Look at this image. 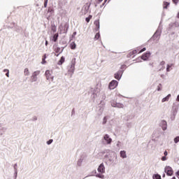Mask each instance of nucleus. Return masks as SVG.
<instances>
[{"mask_svg": "<svg viewBox=\"0 0 179 179\" xmlns=\"http://www.w3.org/2000/svg\"><path fill=\"white\" fill-rule=\"evenodd\" d=\"M53 40L55 42H57V40H58V34H55L53 36Z\"/></svg>", "mask_w": 179, "mask_h": 179, "instance_id": "nucleus-25", "label": "nucleus"}, {"mask_svg": "<svg viewBox=\"0 0 179 179\" xmlns=\"http://www.w3.org/2000/svg\"><path fill=\"white\" fill-rule=\"evenodd\" d=\"M76 64V59L73 58L71 59V65L69 68V73H73L75 72V65Z\"/></svg>", "mask_w": 179, "mask_h": 179, "instance_id": "nucleus-1", "label": "nucleus"}, {"mask_svg": "<svg viewBox=\"0 0 179 179\" xmlns=\"http://www.w3.org/2000/svg\"><path fill=\"white\" fill-rule=\"evenodd\" d=\"M178 177L179 178V171L177 172Z\"/></svg>", "mask_w": 179, "mask_h": 179, "instance_id": "nucleus-41", "label": "nucleus"}, {"mask_svg": "<svg viewBox=\"0 0 179 179\" xmlns=\"http://www.w3.org/2000/svg\"><path fill=\"white\" fill-rule=\"evenodd\" d=\"M150 57V52H146L141 56V59L143 61H148Z\"/></svg>", "mask_w": 179, "mask_h": 179, "instance_id": "nucleus-6", "label": "nucleus"}, {"mask_svg": "<svg viewBox=\"0 0 179 179\" xmlns=\"http://www.w3.org/2000/svg\"><path fill=\"white\" fill-rule=\"evenodd\" d=\"M48 145H51V143H52V139H50L49 140L48 142H47Z\"/></svg>", "mask_w": 179, "mask_h": 179, "instance_id": "nucleus-36", "label": "nucleus"}, {"mask_svg": "<svg viewBox=\"0 0 179 179\" xmlns=\"http://www.w3.org/2000/svg\"><path fill=\"white\" fill-rule=\"evenodd\" d=\"M115 106L118 108H124V104H122V103H116Z\"/></svg>", "mask_w": 179, "mask_h": 179, "instance_id": "nucleus-24", "label": "nucleus"}, {"mask_svg": "<svg viewBox=\"0 0 179 179\" xmlns=\"http://www.w3.org/2000/svg\"><path fill=\"white\" fill-rule=\"evenodd\" d=\"M45 75L48 80H50V79L52 80H53L52 76H51V71H50V70H47L45 73Z\"/></svg>", "mask_w": 179, "mask_h": 179, "instance_id": "nucleus-5", "label": "nucleus"}, {"mask_svg": "<svg viewBox=\"0 0 179 179\" xmlns=\"http://www.w3.org/2000/svg\"><path fill=\"white\" fill-rule=\"evenodd\" d=\"M166 64V62L164 61H162L160 62L159 65H160V69H159V71H162L163 69H164V65Z\"/></svg>", "mask_w": 179, "mask_h": 179, "instance_id": "nucleus-17", "label": "nucleus"}, {"mask_svg": "<svg viewBox=\"0 0 179 179\" xmlns=\"http://www.w3.org/2000/svg\"><path fill=\"white\" fill-rule=\"evenodd\" d=\"M4 71H7V73H6V76H7V78H9V70L5 69Z\"/></svg>", "mask_w": 179, "mask_h": 179, "instance_id": "nucleus-32", "label": "nucleus"}, {"mask_svg": "<svg viewBox=\"0 0 179 179\" xmlns=\"http://www.w3.org/2000/svg\"><path fill=\"white\" fill-rule=\"evenodd\" d=\"M108 2H110V0H108Z\"/></svg>", "mask_w": 179, "mask_h": 179, "instance_id": "nucleus-47", "label": "nucleus"}, {"mask_svg": "<svg viewBox=\"0 0 179 179\" xmlns=\"http://www.w3.org/2000/svg\"><path fill=\"white\" fill-rule=\"evenodd\" d=\"M162 177H166V174L164 173Z\"/></svg>", "mask_w": 179, "mask_h": 179, "instance_id": "nucleus-44", "label": "nucleus"}, {"mask_svg": "<svg viewBox=\"0 0 179 179\" xmlns=\"http://www.w3.org/2000/svg\"><path fill=\"white\" fill-rule=\"evenodd\" d=\"M64 62H65V57H64V56H62L60 58V60L58 62V65H62V64H64Z\"/></svg>", "mask_w": 179, "mask_h": 179, "instance_id": "nucleus-16", "label": "nucleus"}, {"mask_svg": "<svg viewBox=\"0 0 179 179\" xmlns=\"http://www.w3.org/2000/svg\"><path fill=\"white\" fill-rule=\"evenodd\" d=\"M55 52L56 53L55 54L56 57H58V55H59L61 52H62V51H61V48L56 47L55 48Z\"/></svg>", "mask_w": 179, "mask_h": 179, "instance_id": "nucleus-11", "label": "nucleus"}, {"mask_svg": "<svg viewBox=\"0 0 179 179\" xmlns=\"http://www.w3.org/2000/svg\"><path fill=\"white\" fill-rule=\"evenodd\" d=\"M131 52H132L133 55H135L136 54H138V52L136 51V50H133Z\"/></svg>", "mask_w": 179, "mask_h": 179, "instance_id": "nucleus-34", "label": "nucleus"}, {"mask_svg": "<svg viewBox=\"0 0 179 179\" xmlns=\"http://www.w3.org/2000/svg\"><path fill=\"white\" fill-rule=\"evenodd\" d=\"M175 143H178L179 142V136H177L174 138Z\"/></svg>", "mask_w": 179, "mask_h": 179, "instance_id": "nucleus-28", "label": "nucleus"}, {"mask_svg": "<svg viewBox=\"0 0 179 179\" xmlns=\"http://www.w3.org/2000/svg\"><path fill=\"white\" fill-rule=\"evenodd\" d=\"M70 48H71V50H75V48H76V43H75V42H71L70 44Z\"/></svg>", "mask_w": 179, "mask_h": 179, "instance_id": "nucleus-19", "label": "nucleus"}, {"mask_svg": "<svg viewBox=\"0 0 179 179\" xmlns=\"http://www.w3.org/2000/svg\"><path fill=\"white\" fill-rule=\"evenodd\" d=\"M108 0H105L104 3H103V6H104V3H106L107 2Z\"/></svg>", "mask_w": 179, "mask_h": 179, "instance_id": "nucleus-40", "label": "nucleus"}, {"mask_svg": "<svg viewBox=\"0 0 179 179\" xmlns=\"http://www.w3.org/2000/svg\"><path fill=\"white\" fill-rule=\"evenodd\" d=\"M24 73L26 76H29V75L30 74V72L29 71V69H25Z\"/></svg>", "mask_w": 179, "mask_h": 179, "instance_id": "nucleus-21", "label": "nucleus"}, {"mask_svg": "<svg viewBox=\"0 0 179 179\" xmlns=\"http://www.w3.org/2000/svg\"><path fill=\"white\" fill-rule=\"evenodd\" d=\"M51 30H52V31L55 33V31H57V27L55 25H52L51 26Z\"/></svg>", "mask_w": 179, "mask_h": 179, "instance_id": "nucleus-23", "label": "nucleus"}, {"mask_svg": "<svg viewBox=\"0 0 179 179\" xmlns=\"http://www.w3.org/2000/svg\"><path fill=\"white\" fill-rule=\"evenodd\" d=\"M107 122V117H104L103 124H106Z\"/></svg>", "mask_w": 179, "mask_h": 179, "instance_id": "nucleus-35", "label": "nucleus"}, {"mask_svg": "<svg viewBox=\"0 0 179 179\" xmlns=\"http://www.w3.org/2000/svg\"><path fill=\"white\" fill-rule=\"evenodd\" d=\"M99 2H103V0H98Z\"/></svg>", "mask_w": 179, "mask_h": 179, "instance_id": "nucleus-43", "label": "nucleus"}, {"mask_svg": "<svg viewBox=\"0 0 179 179\" xmlns=\"http://www.w3.org/2000/svg\"><path fill=\"white\" fill-rule=\"evenodd\" d=\"M177 101H179V94L177 96Z\"/></svg>", "mask_w": 179, "mask_h": 179, "instance_id": "nucleus-39", "label": "nucleus"}, {"mask_svg": "<svg viewBox=\"0 0 179 179\" xmlns=\"http://www.w3.org/2000/svg\"><path fill=\"white\" fill-rule=\"evenodd\" d=\"M173 3H175V5H177L178 3L179 0H172Z\"/></svg>", "mask_w": 179, "mask_h": 179, "instance_id": "nucleus-33", "label": "nucleus"}, {"mask_svg": "<svg viewBox=\"0 0 179 179\" xmlns=\"http://www.w3.org/2000/svg\"><path fill=\"white\" fill-rule=\"evenodd\" d=\"M169 6H170V3L167 2V1H164V3H163L164 9H167V8H169Z\"/></svg>", "mask_w": 179, "mask_h": 179, "instance_id": "nucleus-14", "label": "nucleus"}, {"mask_svg": "<svg viewBox=\"0 0 179 179\" xmlns=\"http://www.w3.org/2000/svg\"><path fill=\"white\" fill-rule=\"evenodd\" d=\"M162 162H166V160H167V157L166 156H164L162 157Z\"/></svg>", "mask_w": 179, "mask_h": 179, "instance_id": "nucleus-31", "label": "nucleus"}, {"mask_svg": "<svg viewBox=\"0 0 179 179\" xmlns=\"http://www.w3.org/2000/svg\"><path fill=\"white\" fill-rule=\"evenodd\" d=\"M118 86V81L113 80L109 83V89L110 90H113V89H115Z\"/></svg>", "mask_w": 179, "mask_h": 179, "instance_id": "nucleus-2", "label": "nucleus"}, {"mask_svg": "<svg viewBox=\"0 0 179 179\" xmlns=\"http://www.w3.org/2000/svg\"><path fill=\"white\" fill-rule=\"evenodd\" d=\"M48 3V0H44V8H47Z\"/></svg>", "mask_w": 179, "mask_h": 179, "instance_id": "nucleus-29", "label": "nucleus"}, {"mask_svg": "<svg viewBox=\"0 0 179 179\" xmlns=\"http://www.w3.org/2000/svg\"><path fill=\"white\" fill-rule=\"evenodd\" d=\"M146 50V48H143V49H141V47H138L136 50L137 51L138 54H141V52H145V50Z\"/></svg>", "mask_w": 179, "mask_h": 179, "instance_id": "nucleus-12", "label": "nucleus"}, {"mask_svg": "<svg viewBox=\"0 0 179 179\" xmlns=\"http://www.w3.org/2000/svg\"><path fill=\"white\" fill-rule=\"evenodd\" d=\"M165 173H166L167 176H173V169L170 166H166Z\"/></svg>", "mask_w": 179, "mask_h": 179, "instance_id": "nucleus-4", "label": "nucleus"}, {"mask_svg": "<svg viewBox=\"0 0 179 179\" xmlns=\"http://www.w3.org/2000/svg\"><path fill=\"white\" fill-rule=\"evenodd\" d=\"M170 97H171V94H169L166 97L162 99V103H164L165 101H169V100H170Z\"/></svg>", "mask_w": 179, "mask_h": 179, "instance_id": "nucleus-13", "label": "nucleus"}, {"mask_svg": "<svg viewBox=\"0 0 179 179\" xmlns=\"http://www.w3.org/2000/svg\"><path fill=\"white\" fill-rule=\"evenodd\" d=\"M40 75V71H36L33 73L31 76V80L32 82H36L37 80V76Z\"/></svg>", "mask_w": 179, "mask_h": 179, "instance_id": "nucleus-3", "label": "nucleus"}, {"mask_svg": "<svg viewBox=\"0 0 179 179\" xmlns=\"http://www.w3.org/2000/svg\"><path fill=\"white\" fill-rule=\"evenodd\" d=\"M92 17H93V16L92 15H90L87 17L85 18L87 23H89V22H90Z\"/></svg>", "mask_w": 179, "mask_h": 179, "instance_id": "nucleus-20", "label": "nucleus"}, {"mask_svg": "<svg viewBox=\"0 0 179 179\" xmlns=\"http://www.w3.org/2000/svg\"><path fill=\"white\" fill-rule=\"evenodd\" d=\"M98 171L99 173H105L106 172V167H104L103 164H101L98 168Z\"/></svg>", "mask_w": 179, "mask_h": 179, "instance_id": "nucleus-8", "label": "nucleus"}, {"mask_svg": "<svg viewBox=\"0 0 179 179\" xmlns=\"http://www.w3.org/2000/svg\"><path fill=\"white\" fill-rule=\"evenodd\" d=\"M120 157H122V159H125L127 157V152L125 151H121Z\"/></svg>", "mask_w": 179, "mask_h": 179, "instance_id": "nucleus-18", "label": "nucleus"}, {"mask_svg": "<svg viewBox=\"0 0 179 179\" xmlns=\"http://www.w3.org/2000/svg\"><path fill=\"white\" fill-rule=\"evenodd\" d=\"M4 72H7L8 73V71H5V69H4V71H3Z\"/></svg>", "mask_w": 179, "mask_h": 179, "instance_id": "nucleus-46", "label": "nucleus"}, {"mask_svg": "<svg viewBox=\"0 0 179 179\" xmlns=\"http://www.w3.org/2000/svg\"><path fill=\"white\" fill-rule=\"evenodd\" d=\"M94 24L96 26V30L98 31L100 29V20H95Z\"/></svg>", "mask_w": 179, "mask_h": 179, "instance_id": "nucleus-10", "label": "nucleus"}, {"mask_svg": "<svg viewBox=\"0 0 179 179\" xmlns=\"http://www.w3.org/2000/svg\"><path fill=\"white\" fill-rule=\"evenodd\" d=\"M73 36H76V32H73Z\"/></svg>", "mask_w": 179, "mask_h": 179, "instance_id": "nucleus-42", "label": "nucleus"}, {"mask_svg": "<svg viewBox=\"0 0 179 179\" xmlns=\"http://www.w3.org/2000/svg\"><path fill=\"white\" fill-rule=\"evenodd\" d=\"M122 75V73L121 71H117L116 73H115V79L120 80L121 79Z\"/></svg>", "mask_w": 179, "mask_h": 179, "instance_id": "nucleus-9", "label": "nucleus"}, {"mask_svg": "<svg viewBox=\"0 0 179 179\" xmlns=\"http://www.w3.org/2000/svg\"><path fill=\"white\" fill-rule=\"evenodd\" d=\"M48 12H51V10L48 9Z\"/></svg>", "mask_w": 179, "mask_h": 179, "instance_id": "nucleus-45", "label": "nucleus"}, {"mask_svg": "<svg viewBox=\"0 0 179 179\" xmlns=\"http://www.w3.org/2000/svg\"><path fill=\"white\" fill-rule=\"evenodd\" d=\"M103 139L106 141L108 145H110V143H111V142H113V139H111V138H110V136H108V134H106L103 136Z\"/></svg>", "mask_w": 179, "mask_h": 179, "instance_id": "nucleus-7", "label": "nucleus"}, {"mask_svg": "<svg viewBox=\"0 0 179 179\" xmlns=\"http://www.w3.org/2000/svg\"><path fill=\"white\" fill-rule=\"evenodd\" d=\"M46 58H47V54L43 55V56L42 57V62H41V64H43V65H44V64H47V62L45 61Z\"/></svg>", "mask_w": 179, "mask_h": 179, "instance_id": "nucleus-15", "label": "nucleus"}, {"mask_svg": "<svg viewBox=\"0 0 179 179\" xmlns=\"http://www.w3.org/2000/svg\"><path fill=\"white\" fill-rule=\"evenodd\" d=\"M164 156H167V155H169V153L167 152V151H165V152H164Z\"/></svg>", "mask_w": 179, "mask_h": 179, "instance_id": "nucleus-37", "label": "nucleus"}, {"mask_svg": "<svg viewBox=\"0 0 179 179\" xmlns=\"http://www.w3.org/2000/svg\"><path fill=\"white\" fill-rule=\"evenodd\" d=\"M178 17H179V13H178Z\"/></svg>", "mask_w": 179, "mask_h": 179, "instance_id": "nucleus-48", "label": "nucleus"}, {"mask_svg": "<svg viewBox=\"0 0 179 179\" xmlns=\"http://www.w3.org/2000/svg\"><path fill=\"white\" fill-rule=\"evenodd\" d=\"M173 66V64H168L166 68V72H170V68Z\"/></svg>", "mask_w": 179, "mask_h": 179, "instance_id": "nucleus-27", "label": "nucleus"}, {"mask_svg": "<svg viewBox=\"0 0 179 179\" xmlns=\"http://www.w3.org/2000/svg\"><path fill=\"white\" fill-rule=\"evenodd\" d=\"M153 179H162V176L159 174H155L153 176Z\"/></svg>", "mask_w": 179, "mask_h": 179, "instance_id": "nucleus-22", "label": "nucleus"}, {"mask_svg": "<svg viewBox=\"0 0 179 179\" xmlns=\"http://www.w3.org/2000/svg\"><path fill=\"white\" fill-rule=\"evenodd\" d=\"M45 45H48V41H45Z\"/></svg>", "mask_w": 179, "mask_h": 179, "instance_id": "nucleus-38", "label": "nucleus"}, {"mask_svg": "<svg viewBox=\"0 0 179 179\" xmlns=\"http://www.w3.org/2000/svg\"><path fill=\"white\" fill-rule=\"evenodd\" d=\"M99 38H100V34L99 33L96 34V35L94 36V39L99 40Z\"/></svg>", "mask_w": 179, "mask_h": 179, "instance_id": "nucleus-26", "label": "nucleus"}, {"mask_svg": "<svg viewBox=\"0 0 179 179\" xmlns=\"http://www.w3.org/2000/svg\"><path fill=\"white\" fill-rule=\"evenodd\" d=\"M157 90H158V92H160V90H162V84H159V85L157 86Z\"/></svg>", "mask_w": 179, "mask_h": 179, "instance_id": "nucleus-30", "label": "nucleus"}]
</instances>
